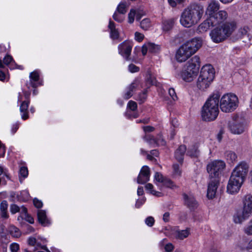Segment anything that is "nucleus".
Listing matches in <instances>:
<instances>
[{"instance_id":"obj_1","label":"nucleus","mask_w":252,"mask_h":252,"mask_svg":"<svg viewBox=\"0 0 252 252\" xmlns=\"http://www.w3.org/2000/svg\"><path fill=\"white\" fill-rule=\"evenodd\" d=\"M204 12V7L201 4L194 3L189 5L181 14V24L185 27H191L200 21Z\"/></svg>"},{"instance_id":"obj_22","label":"nucleus","mask_w":252,"mask_h":252,"mask_svg":"<svg viewBox=\"0 0 252 252\" xmlns=\"http://www.w3.org/2000/svg\"><path fill=\"white\" fill-rule=\"evenodd\" d=\"M38 220L42 226H48L50 224V220L47 219L45 211L39 210L37 212Z\"/></svg>"},{"instance_id":"obj_9","label":"nucleus","mask_w":252,"mask_h":252,"mask_svg":"<svg viewBox=\"0 0 252 252\" xmlns=\"http://www.w3.org/2000/svg\"><path fill=\"white\" fill-rule=\"evenodd\" d=\"M132 46L131 43L127 41H125L118 46L119 53L123 56L126 61L130 60L129 56L131 54Z\"/></svg>"},{"instance_id":"obj_15","label":"nucleus","mask_w":252,"mask_h":252,"mask_svg":"<svg viewBox=\"0 0 252 252\" xmlns=\"http://www.w3.org/2000/svg\"><path fill=\"white\" fill-rule=\"evenodd\" d=\"M200 66V58L197 56H194L191 58L187 63V68L188 70L194 71L198 73Z\"/></svg>"},{"instance_id":"obj_25","label":"nucleus","mask_w":252,"mask_h":252,"mask_svg":"<svg viewBox=\"0 0 252 252\" xmlns=\"http://www.w3.org/2000/svg\"><path fill=\"white\" fill-rule=\"evenodd\" d=\"M29 101H24L20 105V112L22 113V118L24 120H26L29 118L28 108L29 107Z\"/></svg>"},{"instance_id":"obj_50","label":"nucleus","mask_w":252,"mask_h":252,"mask_svg":"<svg viewBox=\"0 0 252 252\" xmlns=\"http://www.w3.org/2000/svg\"><path fill=\"white\" fill-rule=\"evenodd\" d=\"M128 70L131 73L137 72L139 71V68L135 65L131 63L128 65Z\"/></svg>"},{"instance_id":"obj_55","label":"nucleus","mask_w":252,"mask_h":252,"mask_svg":"<svg viewBox=\"0 0 252 252\" xmlns=\"http://www.w3.org/2000/svg\"><path fill=\"white\" fill-rule=\"evenodd\" d=\"M174 248V246L170 243L166 244L164 247L166 252H172Z\"/></svg>"},{"instance_id":"obj_60","label":"nucleus","mask_w":252,"mask_h":252,"mask_svg":"<svg viewBox=\"0 0 252 252\" xmlns=\"http://www.w3.org/2000/svg\"><path fill=\"white\" fill-rule=\"evenodd\" d=\"M5 153V147L0 141V157L4 156Z\"/></svg>"},{"instance_id":"obj_20","label":"nucleus","mask_w":252,"mask_h":252,"mask_svg":"<svg viewBox=\"0 0 252 252\" xmlns=\"http://www.w3.org/2000/svg\"><path fill=\"white\" fill-rule=\"evenodd\" d=\"M194 71L188 70V68L182 71L181 74L182 78L186 82H190L193 80V77L197 75Z\"/></svg>"},{"instance_id":"obj_39","label":"nucleus","mask_w":252,"mask_h":252,"mask_svg":"<svg viewBox=\"0 0 252 252\" xmlns=\"http://www.w3.org/2000/svg\"><path fill=\"white\" fill-rule=\"evenodd\" d=\"M153 188H154V187H153V185L150 183H148L145 186L146 189L147 190H150L151 191V193L153 195L158 196H159V194H161V193L153 190Z\"/></svg>"},{"instance_id":"obj_43","label":"nucleus","mask_w":252,"mask_h":252,"mask_svg":"<svg viewBox=\"0 0 252 252\" xmlns=\"http://www.w3.org/2000/svg\"><path fill=\"white\" fill-rule=\"evenodd\" d=\"M39 242H37L36 238L33 237H30L28 239V244L31 246H36L37 247V243Z\"/></svg>"},{"instance_id":"obj_37","label":"nucleus","mask_w":252,"mask_h":252,"mask_svg":"<svg viewBox=\"0 0 252 252\" xmlns=\"http://www.w3.org/2000/svg\"><path fill=\"white\" fill-rule=\"evenodd\" d=\"M136 10L131 9L128 14V22L130 24L133 23L134 17L136 16Z\"/></svg>"},{"instance_id":"obj_13","label":"nucleus","mask_w":252,"mask_h":252,"mask_svg":"<svg viewBox=\"0 0 252 252\" xmlns=\"http://www.w3.org/2000/svg\"><path fill=\"white\" fill-rule=\"evenodd\" d=\"M184 204L190 210H193L198 207V203L194 196L191 194L183 193Z\"/></svg>"},{"instance_id":"obj_6","label":"nucleus","mask_w":252,"mask_h":252,"mask_svg":"<svg viewBox=\"0 0 252 252\" xmlns=\"http://www.w3.org/2000/svg\"><path fill=\"white\" fill-rule=\"evenodd\" d=\"M252 215V195L248 194L243 199V209L237 211L233 216L236 223H241Z\"/></svg>"},{"instance_id":"obj_4","label":"nucleus","mask_w":252,"mask_h":252,"mask_svg":"<svg viewBox=\"0 0 252 252\" xmlns=\"http://www.w3.org/2000/svg\"><path fill=\"white\" fill-rule=\"evenodd\" d=\"M215 70L211 64L204 65L201 69L196 82L197 88L201 91H205L209 88L215 78Z\"/></svg>"},{"instance_id":"obj_7","label":"nucleus","mask_w":252,"mask_h":252,"mask_svg":"<svg viewBox=\"0 0 252 252\" xmlns=\"http://www.w3.org/2000/svg\"><path fill=\"white\" fill-rule=\"evenodd\" d=\"M239 100L237 96L233 94H224L220 100V108L225 113L234 111L238 106Z\"/></svg>"},{"instance_id":"obj_23","label":"nucleus","mask_w":252,"mask_h":252,"mask_svg":"<svg viewBox=\"0 0 252 252\" xmlns=\"http://www.w3.org/2000/svg\"><path fill=\"white\" fill-rule=\"evenodd\" d=\"M108 28L110 30V37L113 39H118L119 37V32L116 28L115 24L111 19L109 20Z\"/></svg>"},{"instance_id":"obj_42","label":"nucleus","mask_w":252,"mask_h":252,"mask_svg":"<svg viewBox=\"0 0 252 252\" xmlns=\"http://www.w3.org/2000/svg\"><path fill=\"white\" fill-rule=\"evenodd\" d=\"M173 173L175 175L180 176L181 175V170L180 165L178 164H174L173 165Z\"/></svg>"},{"instance_id":"obj_3","label":"nucleus","mask_w":252,"mask_h":252,"mask_svg":"<svg viewBox=\"0 0 252 252\" xmlns=\"http://www.w3.org/2000/svg\"><path fill=\"white\" fill-rule=\"evenodd\" d=\"M202 45V40L195 38L187 41L178 50L176 58L178 62H185L192 55L194 54Z\"/></svg>"},{"instance_id":"obj_29","label":"nucleus","mask_w":252,"mask_h":252,"mask_svg":"<svg viewBox=\"0 0 252 252\" xmlns=\"http://www.w3.org/2000/svg\"><path fill=\"white\" fill-rule=\"evenodd\" d=\"M226 159L229 162H233L236 161L237 158L236 154L232 151H227L225 153Z\"/></svg>"},{"instance_id":"obj_2","label":"nucleus","mask_w":252,"mask_h":252,"mask_svg":"<svg viewBox=\"0 0 252 252\" xmlns=\"http://www.w3.org/2000/svg\"><path fill=\"white\" fill-rule=\"evenodd\" d=\"M220 95L219 93L213 94L206 101L201 110L203 120L212 121L215 120L219 113V103Z\"/></svg>"},{"instance_id":"obj_36","label":"nucleus","mask_w":252,"mask_h":252,"mask_svg":"<svg viewBox=\"0 0 252 252\" xmlns=\"http://www.w3.org/2000/svg\"><path fill=\"white\" fill-rule=\"evenodd\" d=\"M161 183L163 184V186L167 188L173 189L174 187H176L170 179L167 178H164Z\"/></svg>"},{"instance_id":"obj_63","label":"nucleus","mask_w":252,"mask_h":252,"mask_svg":"<svg viewBox=\"0 0 252 252\" xmlns=\"http://www.w3.org/2000/svg\"><path fill=\"white\" fill-rule=\"evenodd\" d=\"M143 129L145 132H151L155 130L153 126H148L143 127Z\"/></svg>"},{"instance_id":"obj_49","label":"nucleus","mask_w":252,"mask_h":252,"mask_svg":"<svg viewBox=\"0 0 252 252\" xmlns=\"http://www.w3.org/2000/svg\"><path fill=\"white\" fill-rule=\"evenodd\" d=\"M168 93L174 101L177 100L178 97L173 88H170L168 90Z\"/></svg>"},{"instance_id":"obj_61","label":"nucleus","mask_w":252,"mask_h":252,"mask_svg":"<svg viewBox=\"0 0 252 252\" xmlns=\"http://www.w3.org/2000/svg\"><path fill=\"white\" fill-rule=\"evenodd\" d=\"M135 38L136 40L140 42V41H141L143 39L144 35L140 32H136L135 33Z\"/></svg>"},{"instance_id":"obj_51","label":"nucleus","mask_w":252,"mask_h":252,"mask_svg":"<svg viewBox=\"0 0 252 252\" xmlns=\"http://www.w3.org/2000/svg\"><path fill=\"white\" fill-rule=\"evenodd\" d=\"M147 83L150 85H154L156 84V80L154 77L149 75L147 77Z\"/></svg>"},{"instance_id":"obj_59","label":"nucleus","mask_w":252,"mask_h":252,"mask_svg":"<svg viewBox=\"0 0 252 252\" xmlns=\"http://www.w3.org/2000/svg\"><path fill=\"white\" fill-rule=\"evenodd\" d=\"M113 18L114 20H115L117 22H118L119 23L122 22L123 21V18L122 16L119 15L116 12H115L113 15Z\"/></svg>"},{"instance_id":"obj_17","label":"nucleus","mask_w":252,"mask_h":252,"mask_svg":"<svg viewBox=\"0 0 252 252\" xmlns=\"http://www.w3.org/2000/svg\"><path fill=\"white\" fill-rule=\"evenodd\" d=\"M228 128L231 133L233 134H240L244 131L242 125L240 123H237L234 119L232 122H229Z\"/></svg>"},{"instance_id":"obj_54","label":"nucleus","mask_w":252,"mask_h":252,"mask_svg":"<svg viewBox=\"0 0 252 252\" xmlns=\"http://www.w3.org/2000/svg\"><path fill=\"white\" fill-rule=\"evenodd\" d=\"M10 249L12 252H17L19 250V245L15 243L10 245Z\"/></svg>"},{"instance_id":"obj_18","label":"nucleus","mask_w":252,"mask_h":252,"mask_svg":"<svg viewBox=\"0 0 252 252\" xmlns=\"http://www.w3.org/2000/svg\"><path fill=\"white\" fill-rule=\"evenodd\" d=\"M242 185L230 178L227 186V192L230 194H234L238 192Z\"/></svg>"},{"instance_id":"obj_57","label":"nucleus","mask_w":252,"mask_h":252,"mask_svg":"<svg viewBox=\"0 0 252 252\" xmlns=\"http://www.w3.org/2000/svg\"><path fill=\"white\" fill-rule=\"evenodd\" d=\"M164 177L162 175L158 172H156L155 175V180L158 182L161 183L164 179Z\"/></svg>"},{"instance_id":"obj_56","label":"nucleus","mask_w":252,"mask_h":252,"mask_svg":"<svg viewBox=\"0 0 252 252\" xmlns=\"http://www.w3.org/2000/svg\"><path fill=\"white\" fill-rule=\"evenodd\" d=\"M13 60L12 57L10 55L6 56L3 60V63L5 65H8Z\"/></svg>"},{"instance_id":"obj_21","label":"nucleus","mask_w":252,"mask_h":252,"mask_svg":"<svg viewBox=\"0 0 252 252\" xmlns=\"http://www.w3.org/2000/svg\"><path fill=\"white\" fill-rule=\"evenodd\" d=\"M220 8V3L217 0H212L209 3L206 9V13L211 16L215 13Z\"/></svg>"},{"instance_id":"obj_5","label":"nucleus","mask_w":252,"mask_h":252,"mask_svg":"<svg viewBox=\"0 0 252 252\" xmlns=\"http://www.w3.org/2000/svg\"><path fill=\"white\" fill-rule=\"evenodd\" d=\"M234 30L235 27L233 24L226 22L215 28L210 32L209 34L214 42L219 43L229 37Z\"/></svg>"},{"instance_id":"obj_46","label":"nucleus","mask_w":252,"mask_h":252,"mask_svg":"<svg viewBox=\"0 0 252 252\" xmlns=\"http://www.w3.org/2000/svg\"><path fill=\"white\" fill-rule=\"evenodd\" d=\"M128 108L131 111H134L137 109V103L132 100H130L127 104Z\"/></svg>"},{"instance_id":"obj_12","label":"nucleus","mask_w":252,"mask_h":252,"mask_svg":"<svg viewBox=\"0 0 252 252\" xmlns=\"http://www.w3.org/2000/svg\"><path fill=\"white\" fill-rule=\"evenodd\" d=\"M248 170V164L245 162H241L233 169L232 172L245 180Z\"/></svg>"},{"instance_id":"obj_33","label":"nucleus","mask_w":252,"mask_h":252,"mask_svg":"<svg viewBox=\"0 0 252 252\" xmlns=\"http://www.w3.org/2000/svg\"><path fill=\"white\" fill-rule=\"evenodd\" d=\"M126 2H121L117 8V11L120 14H124L126 12Z\"/></svg>"},{"instance_id":"obj_8","label":"nucleus","mask_w":252,"mask_h":252,"mask_svg":"<svg viewBox=\"0 0 252 252\" xmlns=\"http://www.w3.org/2000/svg\"><path fill=\"white\" fill-rule=\"evenodd\" d=\"M225 164L222 160H214L208 164L207 170L209 174L210 178H218L224 169Z\"/></svg>"},{"instance_id":"obj_31","label":"nucleus","mask_w":252,"mask_h":252,"mask_svg":"<svg viewBox=\"0 0 252 252\" xmlns=\"http://www.w3.org/2000/svg\"><path fill=\"white\" fill-rule=\"evenodd\" d=\"M139 84V81L138 80L135 79L126 88V90H129L133 94V92H134L136 88L138 87Z\"/></svg>"},{"instance_id":"obj_34","label":"nucleus","mask_w":252,"mask_h":252,"mask_svg":"<svg viewBox=\"0 0 252 252\" xmlns=\"http://www.w3.org/2000/svg\"><path fill=\"white\" fill-rule=\"evenodd\" d=\"M144 140L150 145H155L156 138L151 134H147L143 137Z\"/></svg>"},{"instance_id":"obj_44","label":"nucleus","mask_w":252,"mask_h":252,"mask_svg":"<svg viewBox=\"0 0 252 252\" xmlns=\"http://www.w3.org/2000/svg\"><path fill=\"white\" fill-rule=\"evenodd\" d=\"M19 174L21 176L23 177L24 178H26L28 175V170L27 167L25 166L21 167L20 169Z\"/></svg>"},{"instance_id":"obj_53","label":"nucleus","mask_w":252,"mask_h":252,"mask_svg":"<svg viewBox=\"0 0 252 252\" xmlns=\"http://www.w3.org/2000/svg\"><path fill=\"white\" fill-rule=\"evenodd\" d=\"M148 50L150 52H155L158 49V47L157 45L153 43H148L147 44Z\"/></svg>"},{"instance_id":"obj_40","label":"nucleus","mask_w":252,"mask_h":252,"mask_svg":"<svg viewBox=\"0 0 252 252\" xmlns=\"http://www.w3.org/2000/svg\"><path fill=\"white\" fill-rule=\"evenodd\" d=\"M248 30L249 28L247 27H244L240 28L238 31L239 37L240 38H242L245 36H246L248 33Z\"/></svg>"},{"instance_id":"obj_30","label":"nucleus","mask_w":252,"mask_h":252,"mask_svg":"<svg viewBox=\"0 0 252 252\" xmlns=\"http://www.w3.org/2000/svg\"><path fill=\"white\" fill-rule=\"evenodd\" d=\"M30 77L31 80L32 86L33 88H36V85L35 83H33L32 81H37L39 78V75L37 71H34L31 73Z\"/></svg>"},{"instance_id":"obj_41","label":"nucleus","mask_w":252,"mask_h":252,"mask_svg":"<svg viewBox=\"0 0 252 252\" xmlns=\"http://www.w3.org/2000/svg\"><path fill=\"white\" fill-rule=\"evenodd\" d=\"M146 98H147V90H144V92H143L141 93H140L138 94V98L136 99L139 100L140 101V103H142L146 100Z\"/></svg>"},{"instance_id":"obj_24","label":"nucleus","mask_w":252,"mask_h":252,"mask_svg":"<svg viewBox=\"0 0 252 252\" xmlns=\"http://www.w3.org/2000/svg\"><path fill=\"white\" fill-rule=\"evenodd\" d=\"M176 18H171L165 20L162 22V29L163 31L168 32L171 30L177 21Z\"/></svg>"},{"instance_id":"obj_19","label":"nucleus","mask_w":252,"mask_h":252,"mask_svg":"<svg viewBox=\"0 0 252 252\" xmlns=\"http://www.w3.org/2000/svg\"><path fill=\"white\" fill-rule=\"evenodd\" d=\"M215 26L210 17L206 19L203 22L199 25L198 31L200 32H203L207 31L211 27Z\"/></svg>"},{"instance_id":"obj_10","label":"nucleus","mask_w":252,"mask_h":252,"mask_svg":"<svg viewBox=\"0 0 252 252\" xmlns=\"http://www.w3.org/2000/svg\"><path fill=\"white\" fill-rule=\"evenodd\" d=\"M220 183L219 179L218 178H210V181L208 185L207 197L209 199H212L215 197Z\"/></svg>"},{"instance_id":"obj_45","label":"nucleus","mask_w":252,"mask_h":252,"mask_svg":"<svg viewBox=\"0 0 252 252\" xmlns=\"http://www.w3.org/2000/svg\"><path fill=\"white\" fill-rule=\"evenodd\" d=\"M146 14L145 12L141 9H138L136 10V19L137 21L140 20L141 17Z\"/></svg>"},{"instance_id":"obj_58","label":"nucleus","mask_w":252,"mask_h":252,"mask_svg":"<svg viewBox=\"0 0 252 252\" xmlns=\"http://www.w3.org/2000/svg\"><path fill=\"white\" fill-rule=\"evenodd\" d=\"M34 206L37 208H40L42 207L43 204L41 201L37 198H34L33 200Z\"/></svg>"},{"instance_id":"obj_64","label":"nucleus","mask_w":252,"mask_h":252,"mask_svg":"<svg viewBox=\"0 0 252 252\" xmlns=\"http://www.w3.org/2000/svg\"><path fill=\"white\" fill-rule=\"evenodd\" d=\"M133 95V94L130 92L129 90H126V92L124 94L123 97L126 99H128Z\"/></svg>"},{"instance_id":"obj_52","label":"nucleus","mask_w":252,"mask_h":252,"mask_svg":"<svg viewBox=\"0 0 252 252\" xmlns=\"http://www.w3.org/2000/svg\"><path fill=\"white\" fill-rule=\"evenodd\" d=\"M10 212L12 214H14L20 211V208L16 204H13L10 205Z\"/></svg>"},{"instance_id":"obj_28","label":"nucleus","mask_w":252,"mask_h":252,"mask_svg":"<svg viewBox=\"0 0 252 252\" xmlns=\"http://www.w3.org/2000/svg\"><path fill=\"white\" fill-rule=\"evenodd\" d=\"M199 154V151L197 147L193 146L187 151V155L191 158H196L198 157Z\"/></svg>"},{"instance_id":"obj_62","label":"nucleus","mask_w":252,"mask_h":252,"mask_svg":"<svg viewBox=\"0 0 252 252\" xmlns=\"http://www.w3.org/2000/svg\"><path fill=\"white\" fill-rule=\"evenodd\" d=\"M245 232L248 235H252V221L245 229Z\"/></svg>"},{"instance_id":"obj_27","label":"nucleus","mask_w":252,"mask_h":252,"mask_svg":"<svg viewBox=\"0 0 252 252\" xmlns=\"http://www.w3.org/2000/svg\"><path fill=\"white\" fill-rule=\"evenodd\" d=\"M189 234V229H186L185 230H182L177 231L175 234V237L177 239L183 240L184 239L188 237Z\"/></svg>"},{"instance_id":"obj_26","label":"nucleus","mask_w":252,"mask_h":252,"mask_svg":"<svg viewBox=\"0 0 252 252\" xmlns=\"http://www.w3.org/2000/svg\"><path fill=\"white\" fill-rule=\"evenodd\" d=\"M8 203L6 200H3L0 204V211L1 217L4 219H7L9 217L7 212Z\"/></svg>"},{"instance_id":"obj_14","label":"nucleus","mask_w":252,"mask_h":252,"mask_svg":"<svg viewBox=\"0 0 252 252\" xmlns=\"http://www.w3.org/2000/svg\"><path fill=\"white\" fill-rule=\"evenodd\" d=\"M215 26L223 23L227 18V13L224 10H220L210 16Z\"/></svg>"},{"instance_id":"obj_16","label":"nucleus","mask_w":252,"mask_h":252,"mask_svg":"<svg viewBox=\"0 0 252 252\" xmlns=\"http://www.w3.org/2000/svg\"><path fill=\"white\" fill-rule=\"evenodd\" d=\"M186 151V146L185 145H181L179 146L174 152V157L179 162L181 166L183 164L184 157Z\"/></svg>"},{"instance_id":"obj_38","label":"nucleus","mask_w":252,"mask_h":252,"mask_svg":"<svg viewBox=\"0 0 252 252\" xmlns=\"http://www.w3.org/2000/svg\"><path fill=\"white\" fill-rule=\"evenodd\" d=\"M157 146H165L166 141L162 138L161 135H158V137L156 138V144Z\"/></svg>"},{"instance_id":"obj_47","label":"nucleus","mask_w":252,"mask_h":252,"mask_svg":"<svg viewBox=\"0 0 252 252\" xmlns=\"http://www.w3.org/2000/svg\"><path fill=\"white\" fill-rule=\"evenodd\" d=\"M10 233L12 234L13 232H14L15 234H14V236L16 237H19L21 235V233H20V232L19 229L14 226H11L10 227Z\"/></svg>"},{"instance_id":"obj_35","label":"nucleus","mask_w":252,"mask_h":252,"mask_svg":"<svg viewBox=\"0 0 252 252\" xmlns=\"http://www.w3.org/2000/svg\"><path fill=\"white\" fill-rule=\"evenodd\" d=\"M230 178L232 179L233 181H235V182L240 183L241 185L243 184V182L245 181V179L240 177L239 175H238V174H235V173H233L232 172Z\"/></svg>"},{"instance_id":"obj_11","label":"nucleus","mask_w":252,"mask_h":252,"mask_svg":"<svg viewBox=\"0 0 252 252\" xmlns=\"http://www.w3.org/2000/svg\"><path fill=\"white\" fill-rule=\"evenodd\" d=\"M150 176V168L147 166L142 167L137 179V182L139 184H144L149 181Z\"/></svg>"},{"instance_id":"obj_48","label":"nucleus","mask_w":252,"mask_h":252,"mask_svg":"<svg viewBox=\"0 0 252 252\" xmlns=\"http://www.w3.org/2000/svg\"><path fill=\"white\" fill-rule=\"evenodd\" d=\"M155 222L154 218L153 217H148L145 220V223L149 226H152Z\"/></svg>"},{"instance_id":"obj_32","label":"nucleus","mask_w":252,"mask_h":252,"mask_svg":"<svg viewBox=\"0 0 252 252\" xmlns=\"http://www.w3.org/2000/svg\"><path fill=\"white\" fill-rule=\"evenodd\" d=\"M151 26L150 20L148 18L143 19L140 23L141 28L144 30H147Z\"/></svg>"}]
</instances>
